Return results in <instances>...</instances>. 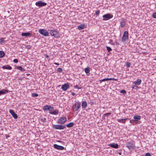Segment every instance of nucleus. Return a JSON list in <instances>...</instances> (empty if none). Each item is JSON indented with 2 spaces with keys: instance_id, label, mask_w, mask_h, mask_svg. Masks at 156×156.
Returning a JSON list of instances; mask_svg holds the SVG:
<instances>
[{
  "instance_id": "1",
  "label": "nucleus",
  "mask_w": 156,
  "mask_h": 156,
  "mask_svg": "<svg viewBox=\"0 0 156 156\" xmlns=\"http://www.w3.org/2000/svg\"><path fill=\"white\" fill-rule=\"evenodd\" d=\"M126 147L130 151L133 150L135 147L134 141L133 140L127 142L126 144Z\"/></svg>"
},
{
  "instance_id": "2",
  "label": "nucleus",
  "mask_w": 156,
  "mask_h": 156,
  "mask_svg": "<svg viewBox=\"0 0 156 156\" xmlns=\"http://www.w3.org/2000/svg\"><path fill=\"white\" fill-rule=\"evenodd\" d=\"M50 34L51 36L55 38H58L60 37V34L58 32L55 30H51Z\"/></svg>"
},
{
  "instance_id": "3",
  "label": "nucleus",
  "mask_w": 156,
  "mask_h": 156,
  "mask_svg": "<svg viewBox=\"0 0 156 156\" xmlns=\"http://www.w3.org/2000/svg\"><path fill=\"white\" fill-rule=\"evenodd\" d=\"M52 127L55 129H63L66 128V126L65 125H53Z\"/></svg>"
},
{
  "instance_id": "4",
  "label": "nucleus",
  "mask_w": 156,
  "mask_h": 156,
  "mask_svg": "<svg viewBox=\"0 0 156 156\" xmlns=\"http://www.w3.org/2000/svg\"><path fill=\"white\" fill-rule=\"evenodd\" d=\"M38 32L44 36H49V33L47 30L44 29H40Z\"/></svg>"
},
{
  "instance_id": "5",
  "label": "nucleus",
  "mask_w": 156,
  "mask_h": 156,
  "mask_svg": "<svg viewBox=\"0 0 156 156\" xmlns=\"http://www.w3.org/2000/svg\"><path fill=\"white\" fill-rule=\"evenodd\" d=\"M113 16L112 14L109 13H107L103 16V20H109L112 18Z\"/></svg>"
},
{
  "instance_id": "6",
  "label": "nucleus",
  "mask_w": 156,
  "mask_h": 156,
  "mask_svg": "<svg viewBox=\"0 0 156 156\" xmlns=\"http://www.w3.org/2000/svg\"><path fill=\"white\" fill-rule=\"evenodd\" d=\"M66 120V118L65 117H63L57 120V122L58 124H63L64 123Z\"/></svg>"
},
{
  "instance_id": "7",
  "label": "nucleus",
  "mask_w": 156,
  "mask_h": 156,
  "mask_svg": "<svg viewBox=\"0 0 156 156\" xmlns=\"http://www.w3.org/2000/svg\"><path fill=\"white\" fill-rule=\"evenodd\" d=\"M128 39V32L127 31H125L124 33L122 41L124 42L126 40Z\"/></svg>"
},
{
  "instance_id": "8",
  "label": "nucleus",
  "mask_w": 156,
  "mask_h": 156,
  "mask_svg": "<svg viewBox=\"0 0 156 156\" xmlns=\"http://www.w3.org/2000/svg\"><path fill=\"white\" fill-rule=\"evenodd\" d=\"M35 4L37 6H38L39 7H40L46 5H47V3L43 2L41 1H39L36 2Z\"/></svg>"
},
{
  "instance_id": "9",
  "label": "nucleus",
  "mask_w": 156,
  "mask_h": 156,
  "mask_svg": "<svg viewBox=\"0 0 156 156\" xmlns=\"http://www.w3.org/2000/svg\"><path fill=\"white\" fill-rule=\"evenodd\" d=\"M81 103L79 101L76 102L74 105V110L75 111H77L80 108Z\"/></svg>"
},
{
  "instance_id": "10",
  "label": "nucleus",
  "mask_w": 156,
  "mask_h": 156,
  "mask_svg": "<svg viewBox=\"0 0 156 156\" xmlns=\"http://www.w3.org/2000/svg\"><path fill=\"white\" fill-rule=\"evenodd\" d=\"M9 112L11 114L14 119H16L18 118V116L17 114L15 113L14 111L13 110H9Z\"/></svg>"
},
{
  "instance_id": "11",
  "label": "nucleus",
  "mask_w": 156,
  "mask_h": 156,
  "mask_svg": "<svg viewBox=\"0 0 156 156\" xmlns=\"http://www.w3.org/2000/svg\"><path fill=\"white\" fill-rule=\"evenodd\" d=\"M69 87V86L68 83H66L62 85L61 88L64 91H66Z\"/></svg>"
},
{
  "instance_id": "12",
  "label": "nucleus",
  "mask_w": 156,
  "mask_h": 156,
  "mask_svg": "<svg viewBox=\"0 0 156 156\" xmlns=\"http://www.w3.org/2000/svg\"><path fill=\"white\" fill-rule=\"evenodd\" d=\"M120 26L122 27H124L126 24V20L123 18H122L121 19V20L120 22Z\"/></svg>"
},
{
  "instance_id": "13",
  "label": "nucleus",
  "mask_w": 156,
  "mask_h": 156,
  "mask_svg": "<svg viewBox=\"0 0 156 156\" xmlns=\"http://www.w3.org/2000/svg\"><path fill=\"white\" fill-rule=\"evenodd\" d=\"M54 147L55 148L58 150H62L64 149V147H63L56 144H55L54 145Z\"/></svg>"
},
{
  "instance_id": "14",
  "label": "nucleus",
  "mask_w": 156,
  "mask_h": 156,
  "mask_svg": "<svg viewBox=\"0 0 156 156\" xmlns=\"http://www.w3.org/2000/svg\"><path fill=\"white\" fill-rule=\"evenodd\" d=\"M109 146L115 149L118 148L119 147V145L117 144H115V143H112L110 144Z\"/></svg>"
},
{
  "instance_id": "15",
  "label": "nucleus",
  "mask_w": 156,
  "mask_h": 156,
  "mask_svg": "<svg viewBox=\"0 0 156 156\" xmlns=\"http://www.w3.org/2000/svg\"><path fill=\"white\" fill-rule=\"evenodd\" d=\"M128 119H129L128 118H126L125 119H117V120L118 122H119L125 123L126 122V121Z\"/></svg>"
},
{
  "instance_id": "16",
  "label": "nucleus",
  "mask_w": 156,
  "mask_h": 156,
  "mask_svg": "<svg viewBox=\"0 0 156 156\" xmlns=\"http://www.w3.org/2000/svg\"><path fill=\"white\" fill-rule=\"evenodd\" d=\"M141 82V80L140 79H138L136 81H135L133 84H134L136 86L140 85Z\"/></svg>"
},
{
  "instance_id": "17",
  "label": "nucleus",
  "mask_w": 156,
  "mask_h": 156,
  "mask_svg": "<svg viewBox=\"0 0 156 156\" xmlns=\"http://www.w3.org/2000/svg\"><path fill=\"white\" fill-rule=\"evenodd\" d=\"M9 90H8L2 89L0 90V95L5 94L6 93H8Z\"/></svg>"
},
{
  "instance_id": "18",
  "label": "nucleus",
  "mask_w": 156,
  "mask_h": 156,
  "mask_svg": "<svg viewBox=\"0 0 156 156\" xmlns=\"http://www.w3.org/2000/svg\"><path fill=\"white\" fill-rule=\"evenodd\" d=\"M86 27V25L84 23H82L78 27V29L80 30L84 29Z\"/></svg>"
},
{
  "instance_id": "19",
  "label": "nucleus",
  "mask_w": 156,
  "mask_h": 156,
  "mask_svg": "<svg viewBox=\"0 0 156 156\" xmlns=\"http://www.w3.org/2000/svg\"><path fill=\"white\" fill-rule=\"evenodd\" d=\"M115 79L114 78H105L104 79L102 80H100L99 81L100 83H101L103 81H108L110 80H115Z\"/></svg>"
},
{
  "instance_id": "20",
  "label": "nucleus",
  "mask_w": 156,
  "mask_h": 156,
  "mask_svg": "<svg viewBox=\"0 0 156 156\" xmlns=\"http://www.w3.org/2000/svg\"><path fill=\"white\" fill-rule=\"evenodd\" d=\"M59 111L58 110L55 109L52 112H49V113L51 114H52L54 115H57L58 114Z\"/></svg>"
},
{
  "instance_id": "21",
  "label": "nucleus",
  "mask_w": 156,
  "mask_h": 156,
  "mask_svg": "<svg viewBox=\"0 0 156 156\" xmlns=\"http://www.w3.org/2000/svg\"><path fill=\"white\" fill-rule=\"evenodd\" d=\"M81 106L83 108H85L87 106V102L86 101H84L82 102Z\"/></svg>"
},
{
  "instance_id": "22",
  "label": "nucleus",
  "mask_w": 156,
  "mask_h": 156,
  "mask_svg": "<svg viewBox=\"0 0 156 156\" xmlns=\"http://www.w3.org/2000/svg\"><path fill=\"white\" fill-rule=\"evenodd\" d=\"M90 69L89 67H87L84 69V71L87 75H89L90 74Z\"/></svg>"
},
{
  "instance_id": "23",
  "label": "nucleus",
  "mask_w": 156,
  "mask_h": 156,
  "mask_svg": "<svg viewBox=\"0 0 156 156\" xmlns=\"http://www.w3.org/2000/svg\"><path fill=\"white\" fill-rule=\"evenodd\" d=\"M31 35V34L30 32L22 33L21 35L22 36L28 37Z\"/></svg>"
},
{
  "instance_id": "24",
  "label": "nucleus",
  "mask_w": 156,
  "mask_h": 156,
  "mask_svg": "<svg viewBox=\"0 0 156 156\" xmlns=\"http://www.w3.org/2000/svg\"><path fill=\"white\" fill-rule=\"evenodd\" d=\"M2 68L3 69H6L9 70H11L12 69V67L11 66L8 65L4 66H3Z\"/></svg>"
},
{
  "instance_id": "25",
  "label": "nucleus",
  "mask_w": 156,
  "mask_h": 156,
  "mask_svg": "<svg viewBox=\"0 0 156 156\" xmlns=\"http://www.w3.org/2000/svg\"><path fill=\"white\" fill-rule=\"evenodd\" d=\"M133 118L135 121L136 122V121H137L138 120L140 119L141 117L139 115H136L134 116Z\"/></svg>"
},
{
  "instance_id": "26",
  "label": "nucleus",
  "mask_w": 156,
  "mask_h": 156,
  "mask_svg": "<svg viewBox=\"0 0 156 156\" xmlns=\"http://www.w3.org/2000/svg\"><path fill=\"white\" fill-rule=\"evenodd\" d=\"M74 125V123L73 122H70L69 123V124H68L67 125H66L65 126H66L68 127H71L73 126Z\"/></svg>"
},
{
  "instance_id": "27",
  "label": "nucleus",
  "mask_w": 156,
  "mask_h": 156,
  "mask_svg": "<svg viewBox=\"0 0 156 156\" xmlns=\"http://www.w3.org/2000/svg\"><path fill=\"white\" fill-rule=\"evenodd\" d=\"M16 69L21 71H23L25 70V69L21 66H17L16 67Z\"/></svg>"
},
{
  "instance_id": "28",
  "label": "nucleus",
  "mask_w": 156,
  "mask_h": 156,
  "mask_svg": "<svg viewBox=\"0 0 156 156\" xmlns=\"http://www.w3.org/2000/svg\"><path fill=\"white\" fill-rule=\"evenodd\" d=\"M50 105H46L43 107V110L46 111V110H49L50 108Z\"/></svg>"
},
{
  "instance_id": "29",
  "label": "nucleus",
  "mask_w": 156,
  "mask_h": 156,
  "mask_svg": "<svg viewBox=\"0 0 156 156\" xmlns=\"http://www.w3.org/2000/svg\"><path fill=\"white\" fill-rule=\"evenodd\" d=\"M5 54L3 51H0V58H2L5 56Z\"/></svg>"
},
{
  "instance_id": "30",
  "label": "nucleus",
  "mask_w": 156,
  "mask_h": 156,
  "mask_svg": "<svg viewBox=\"0 0 156 156\" xmlns=\"http://www.w3.org/2000/svg\"><path fill=\"white\" fill-rule=\"evenodd\" d=\"M130 122L132 123L134 125L135 123H137L135 121L134 119H132L130 120Z\"/></svg>"
},
{
  "instance_id": "31",
  "label": "nucleus",
  "mask_w": 156,
  "mask_h": 156,
  "mask_svg": "<svg viewBox=\"0 0 156 156\" xmlns=\"http://www.w3.org/2000/svg\"><path fill=\"white\" fill-rule=\"evenodd\" d=\"M38 95L37 93H32V96L33 97H35L38 96Z\"/></svg>"
},
{
  "instance_id": "32",
  "label": "nucleus",
  "mask_w": 156,
  "mask_h": 156,
  "mask_svg": "<svg viewBox=\"0 0 156 156\" xmlns=\"http://www.w3.org/2000/svg\"><path fill=\"white\" fill-rule=\"evenodd\" d=\"M54 110V108L53 107L50 105V108H49V111L50 112H52Z\"/></svg>"
},
{
  "instance_id": "33",
  "label": "nucleus",
  "mask_w": 156,
  "mask_h": 156,
  "mask_svg": "<svg viewBox=\"0 0 156 156\" xmlns=\"http://www.w3.org/2000/svg\"><path fill=\"white\" fill-rule=\"evenodd\" d=\"M62 71V69L60 68H58L57 69V71L59 73H61Z\"/></svg>"
},
{
  "instance_id": "34",
  "label": "nucleus",
  "mask_w": 156,
  "mask_h": 156,
  "mask_svg": "<svg viewBox=\"0 0 156 156\" xmlns=\"http://www.w3.org/2000/svg\"><path fill=\"white\" fill-rule=\"evenodd\" d=\"M106 48L108 52H110L111 51H112V49L110 47L108 46H106Z\"/></svg>"
},
{
  "instance_id": "35",
  "label": "nucleus",
  "mask_w": 156,
  "mask_h": 156,
  "mask_svg": "<svg viewBox=\"0 0 156 156\" xmlns=\"http://www.w3.org/2000/svg\"><path fill=\"white\" fill-rule=\"evenodd\" d=\"M31 48V46L30 45H27L26 46V48L29 50Z\"/></svg>"
},
{
  "instance_id": "36",
  "label": "nucleus",
  "mask_w": 156,
  "mask_h": 156,
  "mask_svg": "<svg viewBox=\"0 0 156 156\" xmlns=\"http://www.w3.org/2000/svg\"><path fill=\"white\" fill-rule=\"evenodd\" d=\"M73 87L75 88H77L78 89H80L81 88V87H79L77 85H76L75 86H73Z\"/></svg>"
},
{
  "instance_id": "37",
  "label": "nucleus",
  "mask_w": 156,
  "mask_h": 156,
  "mask_svg": "<svg viewBox=\"0 0 156 156\" xmlns=\"http://www.w3.org/2000/svg\"><path fill=\"white\" fill-rule=\"evenodd\" d=\"M120 93L123 94H125L126 93V91L124 90H122L120 91Z\"/></svg>"
},
{
  "instance_id": "38",
  "label": "nucleus",
  "mask_w": 156,
  "mask_h": 156,
  "mask_svg": "<svg viewBox=\"0 0 156 156\" xmlns=\"http://www.w3.org/2000/svg\"><path fill=\"white\" fill-rule=\"evenodd\" d=\"M126 66L128 67H130L131 65V63L129 62H127L126 63Z\"/></svg>"
},
{
  "instance_id": "39",
  "label": "nucleus",
  "mask_w": 156,
  "mask_h": 156,
  "mask_svg": "<svg viewBox=\"0 0 156 156\" xmlns=\"http://www.w3.org/2000/svg\"><path fill=\"white\" fill-rule=\"evenodd\" d=\"M5 42V41L3 38H1L0 39V43L2 44Z\"/></svg>"
},
{
  "instance_id": "40",
  "label": "nucleus",
  "mask_w": 156,
  "mask_h": 156,
  "mask_svg": "<svg viewBox=\"0 0 156 156\" xmlns=\"http://www.w3.org/2000/svg\"><path fill=\"white\" fill-rule=\"evenodd\" d=\"M46 118H45L41 119V120L43 122H45L46 121Z\"/></svg>"
},
{
  "instance_id": "41",
  "label": "nucleus",
  "mask_w": 156,
  "mask_h": 156,
  "mask_svg": "<svg viewBox=\"0 0 156 156\" xmlns=\"http://www.w3.org/2000/svg\"><path fill=\"white\" fill-rule=\"evenodd\" d=\"M18 60L17 59H15L13 60V62L15 63H17L18 62Z\"/></svg>"
},
{
  "instance_id": "42",
  "label": "nucleus",
  "mask_w": 156,
  "mask_h": 156,
  "mask_svg": "<svg viewBox=\"0 0 156 156\" xmlns=\"http://www.w3.org/2000/svg\"><path fill=\"white\" fill-rule=\"evenodd\" d=\"M111 114V113H107L104 114L103 115L105 116H108L110 115Z\"/></svg>"
},
{
  "instance_id": "43",
  "label": "nucleus",
  "mask_w": 156,
  "mask_h": 156,
  "mask_svg": "<svg viewBox=\"0 0 156 156\" xmlns=\"http://www.w3.org/2000/svg\"><path fill=\"white\" fill-rule=\"evenodd\" d=\"M100 13L99 10H98L96 12L95 14L97 16Z\"/></svg>"
},
{
  "instance_id": "44",
  "label": "nucleus",
  "mask_w": 156,
  "mask_h": 156,
  "mask_svg": "<svg viewBox=\"0 0 156 156\" xmlns=\"http://www.w3.org/2000/svg\"><path fill=\"white\" fill-rule=\"evenodd\" d=\"M153 16L154 18L156 19V12L153 14Z\"/></svg>"
},
{
  "instance_id": "45",
  "label": "nucleus",
  "mask_w": 156,
  "mask_h": 156,
  "mask_svg": "<svg viewBox=\"0 0 156 156\" xmlns=\"http://www.w3.org/2000/svg\"><path fill=\"white\" fill-rule=\"evenodd\" d=\"M145 156H151V154L150 153H147L146 154Z\"/></svg>"
},
{
  "instance_id": "46",
  "label": "nucleus",
  "mask_w": 156,
  "mask_h": 156,
  "mask_svg": "<svg viewBox=\"0 0 156 156\" xmlns=\"http://www.w3.org/2000/svg\"><path fill=\"white\" fill-rule=\"evenodd\" d=\"M138 87L135 86L134 87H133V88L135 89H137Z\"/></svg>"
},
{
  "instance_id": "47",
  "label": "nucleus",
  "mask_w": 156,
  "mask_h": 156,
  "mask_svg": "<svg viewBox=\"0 0 156 156\" xmlns=\"http://www.w3.org/2000/svg\"><path fill=\"white\" fill-rule=\"evenodd\" d=\"M45 56L46 58H49V56L47 54H45Z\"/></svg>"
},
{
  "instance_id": "48",
  "label": "nucleus",
  "mask_w": 156,
  "mask_h": 156,
  "mask_svg": "<svg viewBox=\"0 0 156 156\" xmlns=\"http://www.w3.org/2000/svg\"><path fill=\"white\" fill-rule=\"evenodd\" d=\"M115 43H116V45H118L119 44V43L117 42V41H115Z\"/></svg>"
},
{
  "instance_id": "49",
  "label": "nucleus",
  "mask_w": 156,
  "mask_h": 156,
  "mask_svg": "<svg viewBox=\"0 0 156 156\" xmlns=\"http://www.w3.org/2000/svg\"><path fill=\"white\" fill-rule=\"evenodd\" d=\"M72 94L73 96H74L75 95V94L74 92H72Z\"/></svg>"
},
{
  "instance_id": "50",
  "label": "nucleus",
  "mask_w": 156,
  "mask_h": 156,
  "mask_svg": "<svg viewBox=\"0 0 156 156\" xmlns=\"http://www.w3.org/2000/svg\"><path fill=\"white\" fill-rule=\"evenodd\" d=\"M54 64L57 65H59V64L57 63H54Z\"/></svg>"
},
{
  "instance_id": "51",
  "label": "nucleus",
  "mask_w": 156,
  "mask_h": 156,
  "mask_svg": "<svg viewBox=\"0 0 156 156\" xmlns=\"http://www.w3.org/2000/svg\"><path fill=\"white\" fill-rule=\"evenodd\" d=\"M57 142H60H60H63L62 141H60V140H58V141H57Z\"/></svg>"
},
{
  "instance_id": "52",
  "label": "nucleus",
  "mask_w": 156,
  "mask_h": 156,
  "mask_svg": "<svg viewBox=\"0 0 156 156\" xmlns=\"http://www.w3.org/2000/svg\"><path fill=\"white\" fill-rule=\"evenodd\" d=\"M119 155H121V153H119Z\"/></svg>"
},
{
  "instance_id": "53",
  "label": "nucleus",
  "mask_w": 156,
  "mask_h": 156,
  "mask_svg": "<svg viewBox=\"0 0 156 156\" xmlns=\"http://www.w3.org/2000/svg\"><path fill=\"white\" fill-rule=\"evenodd\" d=\"M7 12L8 13H9V11H7Z\"/></svg>"
},
{
  "instance_id": "54",
  "label": "nucleus",
  "mask_w": 156,
  "mask_h": 156,
  "mask_svg": "<svg viewBox=\"0 0 156 156\" xmlns=\"http://www.w3.org/2000/svg\"><path fill=\"white\" fill-rule=\"evenodd\" d=\"M155 117H156V115H155ZM155 121H156V119H155Z\"/></svg>"
}]
</instances>
